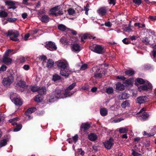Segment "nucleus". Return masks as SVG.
Masks as SVG:
<instances>
[{
  "mask_svg": "<svg viewBox=\"0 0 156 156\" xmlns=\"http://www.w3.org/2000/svg\"><path fill=\"white\" fill-rule=\"evenodd\" d=\"M89 49L91 51L99 54H102L105 52L103 47L99 45H93L89 47Z\"/></svg>",
  "mask_w": 156,
  "mask_h": 156,
  "instance_id": "20e7f679",
  "label": "nucleus"
},
{
  "mask_svg": "<svg viewBox=\"0 0 156 156\" xmlns=\"http://www.w3.org/2000/svg\"><path fill=\"white\" fill-rule=\"evenodd\" d=\"M100 113L102 116H105L108 114L107 109L105 108H101L100 110Z\"/></svg>",
  "mask_w": 156,
  "mask_h": 156,
  "instance_id": "c85d7f7f",
  "label": "nucleus"
},
{
  "mask_svg": "<svg viewBox=\"0 0 156 156\" xmlns=\"http://www.w3.org/2000/svg\"><path fill=\"white\" fill-rule=\"evenodd\" d=\"M6 5L9 6L8 8V9H15L17 8L15 5L16 4L15 2L13 1H6L5 2Z\"/></svg>",
  "mask_w": 156,
  "mask_h": 156,
  "instance_id": "4468645a",
  "label": "nucleus"
},
{
  "mask_svg": "<svg viewBox=\"0 0 156 156\" xmlns=\"http://www.w3.org/2000/svg\"><path fill=\"white\" fill-rule=\"evenodd\" d=\"M12 49H8L5 52L3 56L9 57V54L13 51Z\"/></svg>",
  "mask_w": 156,
  "mask_h": 156,
  "instance_id": "37998d69",
  "label": "nucleus"
},
{
  "mask_svg": "<svg viewBox=\"0 0 156 156\" xmlns=\"http://www.w3.org/2000/svg\"><path fill=\"white\" fill-rule=\"evenodd\" d=\"M15 75V73H11L9 74V75L7 77L9 78L10 80H11L13 82L14 79V77Z\"/></svg>",
  "mask_w": 156,
  "mask_h": 156,
  "instance_id": "de8ad7c7",
  "label": "nucleus"
},
{
  "mask_svg": "<svg viewBox=\"0 0 156 156\" xmlns=\"http://www.w3.org/2000/svg\"><path fill=\"white\" fill-rule=\"evenodd\" d=\"M105 72L104 68H98L96 70L93 76L96 79L100 78L105 75Z\"/></svg>",
  "mask_w": 156,
  "mask_h": 156,
  "instance_id": "6e6552de",
  "label": "nucleus"
},
{
  "mask_svg": "<svg viewBox=\"0 0 156 156\" xmlns=\"http://www.w3.org/2000/svg\"><path fill=\"white\" fill-rule=\"evenodd\" d=\"M61 79V77L60 76L57 74H55L53 76L52 80L54 81L59 80H60Z\"/></svg>",
  "mask_w": 156,
  "mask_h": 156,
  "instance_id": "f704fd0d",
  "label": "nucleus"
},
{
  "mask_svg": "<svg viewBox=\"0 0 156 156\" xmlns=\"http://www.w3.org/2000/svg\"><path fill=\"white\" fill-rule=\"evenodd\" d=\"M125 76H131L135 74V71L133 70L128 69L125 71Z\"/></svg>",
  "mask_w": 156,
  "mask_h": 156,
  "instance_id": "a878e982",
  "label": "nucleus"
},
{
  "mask_svg": "<svg viewBox=\"0 0 156 156\" xmlns=\"http://www.w3.org/2000/svg\"><path fill=\"white\" fill-rule=\"evenodd\" d=\"M39 30L37 29H35L31 31L32 33L33 34H35L38 33Z\"/></svg>",
  "mask_w": 156,
  "mask_h": 156,
  "instance_id": "774afa93",
  "label": "nucleus"
},
{
  "mask_svg": "<svg viewBox=\"0 0 156 156\" xmlns=\"http://www.w3.org/2000/svg\"><path fill=\"white\" fill-rule=\"evenodd\" d=\"M142 41L145 44H149V38L147 37H144L142 38Z\"/></svg>",
  "mask_w": 156,
  "mask_h": 156,
  "instance_id": "c9c22d12",
  "label": "nucleus"
},
{
  "mask_svg": "<svg viewBox=\"0 0 156 156\" xmlns=\"http://www.w3.org/2000/svg\"><path fill=\"white\" fill-rule=\"evenodd\" d=\"M12 82V81L7 77L4 78L2 81L3 84L7 87L9 86Z\"/></svg>",
  "mask_w": 156,
  "mask_h": 156,
  "instance_id": "dca6fc26",
  "label": "nucleus"
},
{
  "mask_svg": "<svg viewBox=\"0 0 156 156\" xmlns=\"http://www.w3.org/2000/svg\"><path fill=\"white\" fill-rule=\"evenodd\" d=\"M54 64V62L51 59H49L47 63L46 67L48 68H51L53 67Z\"/></svg>",
  "mask_w": 156,
  "mask_h": 156,
  "instance_id": "b1692460",
  "label": "nucleus"
},
{
  "mask_svg": "<svg viewBox=\"0 0 156 156\" xmlns=\"http://www.w3.org/2000/svg\"><path fill=\"white\" fill-rule=\"evenodd\" d=\"M90 124L88 122L84 123L82 124L80 127V130L81 131L86 132L90 127Z\"/></svg>",
  "mask_w": 156,
  "mask_h": 156,
  "instance_id": "ddd939ff",
  "label": "nucleus"
},
{
  "mask_svg": "<svg viewBox=\"0 0 156 156\" xmlns=\"http://www.w3.org/2000/svg\"><path fill=\"white\" fill-rule=\"evenodd\" d=\"M129 94L126 92H122L121 94L119 96V98L121 100L126 99L129 97Z\"/></svg>",
  "mask_w": 156,
  "mask_h": 156,
  "instance_id": "412c9836",
  "label": "nucleus"
},
{
  "mask_svg": "<svg viewBox=\"0 0 156 156\" xmlns=\"http://www.w3.org/2000/svg\"><path fill=\"white\" fill-rule=\"evenodd\" d=\"M113 141L114 139L112 138H110L108 140L103 142V144L105 148L108 150H110L114 144Z\"/></svg>",
  "mask_w": 156,
  "mask_h": 156,
  "instance_id": "1a4fd4ad",
  "label": "nucleus"
},
{
  "mask_svg": "<svg viewBox=\"0 0 156 156\" xmlns=\"http://www.w3.org/2000/svg\"><path fill=\"white\" fill-rule=\"evenodd\" d=\"M60 41L62 44H65L66 42V39L64 37L61 38L60 39Z\"/></svg>",
  "mask_w": 156,
  "mask_h": 156,
  "instance_id": "680f3d73",
  "label": "nucleus"
},
{
  "mask_svg": "<svg viewBox=\"0 0 156 156\" xmlns=\"http://www.w3.org/2000/svg\"><path fill=\"white\" fill-rule=\"evenodd\" d=\"M132 154L133 156H137L138 152H136L134 150L132 149L131 150Z\"/></svg>",
  "mask_w": 156,
  "mask_h": 156,
  "instance_id": "e2e57ef3",
  "label": "nucleus"
},
{
  "mask_svg": "<svg viewBox=\"0 0 156 156\" xmlns=\"http://www.w3.org/2000/svg\"><path fill=\"white\" fill-rule=\"evenodd\" d=\"M134 3L137 4L138 5H140L141 3V0H133Z\"/></svg>",
  "mask_w": 156,
  "mask_h": 156,
  "instance_id": "bf43d9fd",
  "label": "nucleus"
},
{
  "mask_svg": "<svg viewBox=\"0 0 156 156\" xmlns=\"http://www.w3.org/2000/svg\"><path fill=\"white\" fill-rule=\"evenodd\" d=\"M37 91L39 95H42L46 94V89L45 87H43L41 88L38 87Z\"/></svg>",
  "mask_w": 156,
  "mask_h": 156,
  "instance_id": "5701e85b",
  "label": "nucleus"
},
{
  "mask_svg": "<svg viewBox=\"0 0 156 156\" xmlns=\"http://www.w3.org/2000/svg\"><path fill=\"white\" fill-rule=\"evenodd\" d=\"M2 60V62L6 65H9L11 63L12 60L9 57L3 56Z\"/></svg>",
  "mask_w": 156,
  "mask_h": 156,
  "instance_id": "f3484780",
  "label": "nucleus"
},
{
  "mask_svg": "<svg viewBox=\"0 0 156 156\" xmlns=\"http://www.w3.org/2000/svg\"><path fill=\"white\" fill-rule=\"evenodd\" d=\"M99 14L101 16L105 15L107 12V7H103L100 8L98 11Z\"/></svg>",
  "mask_w": 156,
  "mask_h": 156,
  "instance_id": "aec40b11",
  "label": "nucleus"
},
{
  "mask_svg": "<svg viewBox=\"0 0 156 156\" xmlns=\"http://www.w3.org/2000/svg\"><path fill=\"white\" fill-rule=\"evenodd\" d=\"M63 98L64 95L61 90L56 88L53 92L52 94L50 96L48 101L50 102H53L58 99Z\"/></svg>",
  "mask_w": 156,
  "mask_h": 156,
  "instance_id": "f03ea898",
  "label": "nucleus"
},
{
  "mask_svg": "<svg viewBox=\"0 0 156 156\" xmlns=\"http://www.w3.org/2000/svg\"><path fill=\"white\" fill-rule=\"evenodd\" d=\"M56 64L57 67L60 70L61 75L68 77L71 71L67 62L66 60H60L56 62Z\"/></svg>",
  "mask_w": 156,
  "mask_h": 156,
  "instance_id": "f257e3e1",
  "label": "nucleus"
},
{
  "mask_svg": "<svg viewBox=\"0 0 156 156\" xmlns=\"http://www.w3.org/2000/svg\"><path fill=\"white\" fill-rule=\"evenodd\" d=\"M70 90L67 88L65 90L64 93H63L64 95V98L67 96H69L72 94L70 92Z\"/></svg>",
  "mask_w": 156,
  "mask_h": 156,
  "instance_id": "2f4dec72",
  "label": "nucleus"
},
{
  "mask_svg": "<svg viewBox=\"0 0 156 156\" xmlns=\"http://www.w3.org/2000/svg\"><path fill=\"white\" fill-rule=\"evenodd\" d=\"M130 103L129 100H126L124 101L121 105V107L122 108H125L129 106Z\"/></svg>",
  "mask_w": 156,
  "mask_h": 156,
  "instance_id": "7c9ffc66",
  "label": "nucleus"
},
{
  "mask_svg": "<svg viewBox=\"0 0 156 156\" xmlns=\"http://www.w3.org/2000/svg\"><path fill=\"white\" fill-rule=\"evenodd\" d=\"M153 86L151 84L147 81L146 84L140 86L138 87L139 90L141 91H151L152 90Z\"/></svg>",
  "mask_w": 156,
  "mask_h": 156,
  "instance_id": "0eeeda50",
  "label": "nucleus"
},
{
  "mask_svg": "<svg viewBox=\"0 0 156 156\" xmlns=\"http://www.w3.org/2000/svg\"><path fill=\"white\" fill-rule=\"evenodd\" d=\"M148 101V98L146 96H140L137 98L136 100V103L140 104L144 103Z\"/></svg>",
  "mask_w": 156,
  "mask_h": 156,
  "instance_id": "9b49d317",
  "label": "nucleus"
},
{
  "mask_svg": "<svg viewBox=\"0 0 156 156\" xmlns=\"http://www.w3.org/2000/svg\"><path fill=\"white\" fill-rule=\"evenodd\" d=\"M8 15V13L3 10H0V17L5 18Z\"/></svg>",
  "mask_w": 156,
  "mask_h": 156,
  "instance_id": "473e14b6",
  "label": "nucleus"
},
{
  "mask_svg": "<svg viewBox=\"0 0 156 156\" xmlns=\"http://www.w3.org/2000/svg\"><path fill=\"white\" fill-rule=\"evenodd\" d=\"M8 141L6 140L5 139H3L2 140L0 143V146L1 147H3L7 144V142Z\"/></svg>",
  "mask_w": 156,
  "mask_h": 156,
  "instance_id": "a19ab883",
  "label": "nucleus"
},
{
  "mask_svg": "<svg viewBox=\"0 0 156 156\" xmlns=\"http://www.w3.org/2000/svg\"><path fill=\"white\" fill-rule=\"evenodd\" d=\"M17 20L16 18H9L7 19V21L10 23H14Z\"/></svg>",
  "mask_w": 156,
  "mask_h": 156,
  "instance_id": "603ef678",
  "label": "nucleus"
},
{
  "mask_svg": "<svg viewBox=\"0 0 156 156\" xmlns=\"http://www.w3.org/2000/svg\"><path fill=\"white\" fill-rule=\"evenodd\" d=\"M18 118L16 117L12 119H10L9 120V122L10 123H12V125L13 124H15V123H17L16 122L18 120Z\"/></svg>",
  "mask_w": 156,
  "mask_h": 156,
  "instance_id": "a18cd8bd",
  "label": "nucleus"
},
{
  "mask_svg": "<svg viewBox=\"0 0 156 156\" xmlns=\"http://www.w3.org/2000/svg\"><path fill=\"white\" fill-rule=\"evenodd\" d=\"M115 89L117 91H122L124 89V86L120 82L115 84Z\"/></svg>",
  "mask_w": 156,
  "mask_h": 156,
  "instance_id": "6ab92c4d",
  "label": "nucleus"
},
{
  "mask_svg": "<svg viewBox=\"0 0 156 156\" xmlns=\"http://www.w3.org/2000/svg\"><path fill=\"white\" fill-rule=\"evenodd\" d=\"M76 83H73L72 84L70 85L69 87L67 88L69 90H72L73 88L76 86Z\"/></svg>",
  "mask_w": 156,
  "mask_h": 156,
  "instance_id": "6e6d98bb",
  "label": "nucleus"
},
{
  "mask_svg": "<svg viewBox=\"0 0 156 156\" xmlns=\"http://www.w3.org/2000/svg\"><path fill=\"white\" fill-rule=\"evenodd\" d=\"M122 41L125 44H128L131 43V41L129 38H125Z\"/></svg>",
  "mask_w": 156,
  "mask_h": 156,
  "instance_id": "58836bf2",
  "label": "nucleus"
},
{
  "mask_svg": "<svg viewBox=\"0 0 156 156\" xmlns=\"http://www.w3.org/2000/svg\"><path fill=\"white\" fill-rule=\"evenodd\" d=\"M148 18L150 19L152 21H154L156 20V16H149Z\"/></svg>",
  "mask_w": 156,
  "mask_h": 156,
  "instance_id": "69168bd1",
  "label": "nucleus"
},
{
  "mask_svg": "<svg viewBox=\"0 0 156 156\" xmlns=\"http://www.w3.org/2000/svg\"><path fill=\"white\" fill-rule=\"evenodd\" d=\"M58 6H55V7L52 8L50 9V11L51 12H53L54 11H57L58 10Z\"/></svg>",
  "mask_w": 156,
  "mask_h": 156,
  "instance_id": "4d7b16f0",
  "label": "nucleus"
},
{
  "mask_svg": "<svg viewBox=\"0 0 156 156\" xmlns=\"http://www.w3.org/2000/svg\"><path fill=\"white\" fill-rule=\"evenodd\" d=\"M38 87L32 86L30 88L31 90L33 92H36L37 91L38 89Z\"/></svg>",
  "mask_w": 156,
  "mask_h": 156,
  "instance_id": "09e8293b",
  "label": "nucleus"
},
{
  "mask_svg": "<svg viewBox=\"0 0 156 156\" xmlns=\"http://www.w3.org/2000/svg\"><path fill=\"white\" fill-rule=\"evenodd\" d=\"M15 86L18 90L21 92L25 90V89L28 87V86L26 85V82L22 80L17 81L16 83Z\"/></svg>",
  "mask_w": 156,
  "mask_h": 156,
  "instance_id": "423d86ee",
  "label": "nucleus"
},
{
  "mask_svg": "<svg viewBox=\"0 0 156 156\" xmlns=\"http://www.w3.org/2000/svg\"><path fill=\"white\" fill-rule=\"evenodd\" d=\"M45 47L51 51L56 50L57 49V47L55 43L51 41H49L46 44Z\"/></svg>",
  "mask_w": 156,
  "mask_h": 156,
  "instance_id": "f8f14e48",
  "label": "nucleus"
},
{
  "mask_svg": "<svg viewBox=\"0 0 156 156\" xmlns=\"http://www.w3.org/2000/svg\"><path fill=\"white\" fill-rule=\"evenodd\" d=\"M88 138L90 140L94 141L97 140L98 136L96 134L94 133H91L88 135Z\"/></svg>",
  "mask_w": 156,
  "mask_h": 156,
  "instance_id": "a211bd4d",
  "label": "nucleus"
},
{
  "mask_svg": "<svg viewBox=\"0 0 156 156\" xmlns=\"http://www.w3.org/2000/svg\"><path fill=\"white\" fill-rule=\"evenodd\" d=\"M87 68L88 65L87 64H84L81 66L80 68V70L82 71L84 70L87 69Z\"/></svg>",
  "mask_w": 156,
  "mask_h": 156,
  "instance_id": "c03bdc74",
  "label": "nucleus"
},
{
  "mask_svg": "<svg viewBox=\"0 0 156 156\" xmlns=\"http://www.w3.org/2000/svg\"><path fill=\"white\" fill-rule=\"evenodd\" d=\"M37 109L35 107H33L29 108L25 112V114H28V113L31 114L32 113L35 112Z\"/></svg>",
  "mask_w": 156,
  "mask_h": 156,
  "instance_id": "cd10ccee",
  "label": "nucleus"
},
{
  "mask_svg": "<svg viewBox=\"0 0 156 156\" xmlns=\"http://www.w3.org/2000/svg\"><path fill=\"white\" fill-rule=\"evenodd\" d=\"M147 109L145 108H142L138 114L141 117L140 119L142 121H145L147 120L149 117V114L148 112H146Z\"/></svg>",
  "mask_w": 156,
  "mask_h": 156,
  "instance_id": "39448f33",
  "label": "nucleus"
},
{
  "mask_svg": "<svg viewBox=\"0 0 156 156\" xmlns=\"http://www.w3.org/2000/svg\"><path fill=\"white\" fill-rule=\"evenodd\" d=\"M154 134L153 133H147L145 131H144L143 135L144 136H147L150 137L153 136Z\"/></svg>",
  "mask_w": 156,
  "mask_h": 156,
  "instance_id": "5fc2aeb1",
  "label": "nucleus"
},
{
  "mask_svg": "<svg viewBox=\"0 0 156 156\" xmlns=\"http://www.w3.org/2000/svg\"><path fill=\"white\" fill-rule=\"evenodd\" d=\"M50 20L49 17L47 15H44L40 18V20L43 23H47Z\"/></svg>",
  "mask_w": 156,
  "mask_h": 156,
  "instance_id": "4be33fe9",
  "label": "nucleus"
},
{
  "mask_svg": "<svg viewBox=\"0 0 156 156\" xmlns=\"http://www.w3.org/2000/svg\"><path fill=\"white\" fill-rule=\"evenodd\" d=\"M128 131V129L125 127H121L119 129V132L120 133H126Z\"/></svg>",
  "mask_w": 156,
  "mask_h": 156,
  "instance_id": "e433bc0d",
  "label": "nucleus"
},
{
  "mask_svg": "<svg viewBox=\"0 0 156 156\" xmlns=\"http://www.w3.org/2000/svg\"><path fill=\"white\" fill-rule=\"evenodd\" d=\"M88 35L87 34H83V36L81 37V41L83 43L85 42V41L83 40H86L88 38Z\"/></svg>",
  "mask_w": 156,
  "mask_h": 156,
  "instance_id": "4c0bfd02",
  "label": "nucleus"
},
{
  "mask_svg": "<svg viewBox=\"0 0 156 156\" xmlns=\"http://www.w3.org/2000/svg\"><path fill=\"white\" fill-rule=\"evenodd\" d=\"M40 58L41 61H43V62H46V60L47 59V57L44 55H41L40 56Z\"/></svg>",
  "mask_w": 156,
  "mask_h": 156,
  "instance_id": "8fccbe9b",
  "label": "nucleus"
},
{
  "mask_svg": "<svg viewBox=\"0 0 156 156\" xmlns=\"http://www.w3.org/2000/svg\"><path fill=\"white\" fill-rule=\"evenodd\" d=\"M10 99L17 106H21L22 104V101L21 99L18 98H15L14 97V95H11Z\"/></svg>",
  "mask_w": 156,
  "mask_h": 156,
  "instance_id": "9d476101",
  "label": "nucleus"
},
{
  "mask_svg": "<svg viewBox=\"0 0 156 156\" xmlns=\"http://www.w3.org/2000/svg\"><path fill=\"white\" fill-rule=\"evenodd\" d=\"M13 126H15L13 129V131L14 132H17L20 131L22 129V127L21 124H18L17 123L14 124H13Z\"/></svg>",
  "mask_w": 156,
  "mask_h": 156,
  "instance_id": "393cba45",
  "label": "nucleus"
},
{
  "mask_svg": "<svg viewBox=\"0 0 156 156\" xmlns=\"http://www.w3.org/2000/svg\"><path fill=\"white\" fill-rule=\"evenodd\" d=\"M105 25L108 27H110L112 26V24L109 21L107 22H105Z\"/></svg>",
  "mask_w": 156,
  "mask_h": 156,
  "instance_id": "338daca9",
  "label": "nucleus"
},
{
  "mask_svg": "<svg viewBox=\"0 0 156 156\" xmlns=\"http://www.w3.org/2000/svg\"><path fill=\"white\" fill-rule=\"evenodd\" d=\"M68 14L69 15H73L75 13V11L72 8H69L68 10Z\"/></svg>",
  "mask_w": 156,
  "mask_h": 156,
  "instance_id": "79ce46f5",
  "label": "nucleus"
},
{
  "mask_svg": "<svg viewBox=\"0 0 156 156\" xmlns=\"http://www.w3.org/2000/svg\"><path fill=\"white\" fill-rule=\"evenodd\" d=\"M117 79L122 80H124L126 79V78L122 76H117Z\"/></svg>",
  "mask_w": 156,
  "mask_h": 156,
  "instance_id": "13d9d810",
  "label": "nucleus"
},
{
  "mask_svg": "<svg viewBox=\"0 0 156 156\" xmlns=\"http://www.w3.org/2000/svg\"><path fill=\"white\" fill-rule=\"evenodd\" d=\"M6 36H10L11 35H13V37H10L11 40L15 41H19V40L17 37L19 35V34L18 31L15 30H9L8 31L7 33L5 34Z\"/></svg>",
  "mask_w": 156,
  "mask_h": 156,
  "instance_id": "7ed1b4c3",
  "label": "nucleus"
},
{
  "mask_svg": "<svg viewBox=\"0 0 156 156\" xmlns=\"http://www.w3.org/2000/svg\"><path fill=\"white\" fill-rule=\"evenodd\" d=\"M30 68V66L28 65H25L23 66L24 69L26 70H28Z\"/></svg>",
  "mask_w": 156,
  "mask_h": 156,
  "instance_id": "0e129e2a",
  "label": "nucleus"
},
{
  "mask_svg": "<svg viewBox=\"0 0 156 156\" xmlns=\"http://www.w3.org/2000/svg\"><path fill=\"white\" fill-rule=\"evenodd\" d=\"M134 78H131L126 80L124 83L126 85H131L133 84Z\"/></svg>",
  "mask_w": 156,
  "mask_h": 156,
  "instance_id": "bb28decb",
  "label": "nucleus"
},
{
  "mask_svg": "<svg viewBox=\"0 0 156 156\" xmlns=\"http://www.w3.org/2000/svg\"><path fill=\"white\" fill-rule=\"evenodd\" d=\"M106 92L108 94H112L113 92V89L112 87H110L106 89Z\"/></svg>",
  "mask_w": 156,
  "mask_h": 156,
  "instance_id": "49530a36",
  "label": "nucleus"
},
{
  "mask_svg": "<svg viewBox=\"0 0 156 156\" xmlns=\"http://www.w3.org/2000/svg\"><path fill=\"white\" fill-rule=\"evenodd\" d=\"M58 28L62 31H65L67 28L63 24H60L58 25Z\"/></svg>",
  "mask_w": 156,
  "mask_h": 156,
  "instance_id": "c756f323",
  "label": "nucleus"
},
{
  "mask_svg": "<svg viewBox=\"0 0 156 156\" xmlns=\"http://www.w3.org/2000/svg\"><path fill=\"white\" fill-rule=\"evenodd\" d=\"M136 81L140 84H142L145 83V81L144 80L141 78H138L136 80Z\"/></svg>",
  "mask_w": 156,
  "mask_h": 156,
  "instance_id": "ea45409f",
  "label": "nucleus"
},
{
  "mask_svg": "<svg viewBox=\"0 0 156 156\" xmlns=\"http://www.w3.org/2000/svg\"><path fill=\"white\" fill-rule=\"evenodd\" d=\"M131 22V21L130 22V23L128 27H126L125 28L124 30L126 31L127 32H129L131 31L132 30V29L131 28L130 25V23Z\"/></svg>",
  "mask_w": 156,
  "mask_h": 156,
  "instance_id": "864d4df0",
  "label": "nucleus"
},
{
  "mask_svg": "<svg viewBox=\"0 0 156 156\" xmlns=\"http://www.w3.org/2000/svg\"><path fill=\"white\" fill-rule=\"evenodd\" d=\"M78 138L79 137L78 135L77 134H76L73 137V140L75 142H76L78 140Z\"/></svg>",
  "mask_w": 156,
  "mask_h": 156,
  "instance_id": "052dcab7",
  "label": "nucleus"
},
{
  "mask_svg": "<svg viewBox=\"0 0 156 156\" xmlns=\"http://www.w3.org/2000/svg\"><path fill=\"white\" fill-rule=\"evenodd\" d=\"M71 49L72 51L78 53L80 51V46L77 44H74L71 46Z\"/></svg>",
  "mask_w": 156,
  "mask_h": 156,
  "instance_id": "2eb2a0df",
  "label": "nucleus"
},
{
  "mask_svg": "<svg viewBox=\"0 0 156 156\" xmlns=\"http://www.w3.org/2000/svg\"><path fill=\"white\" fill-rule=\"evenodd\" d=\"M41 96L42 95L39 94L37 95L35 98V101L38 102H41L43 100V98Z\"/></svg>",
  "mask_w": 156,
  "mask_h": 156,
  "instance_id": "72a5a7b5",
  "label": "nucleus"
},
{
  "mask_svg": "<svg viewBox=\"0 0 156 156\" xmlns=\"http://www.w3.org/2000/svg\"><path fill=\"white\" fill-rule=\"evenodd\" d=\"M6 66L4 65H3L0 68V73L5 71L6 69Z\"/></svg>",
  "mask_w": 156,
  "mask_h": 156,
  "instance_id": "3c124183",
  "label": "nucleus"
}]
</instances>
